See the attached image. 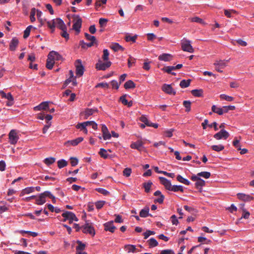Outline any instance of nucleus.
Returning a JSON list of instances; mask_svg holds the SVG:
<instances>
[{"mask_svg": "<svg viewBox=\"0 0 254 254\" xmlns=\"http://www.w3.org/2000/svg\"><path fill=\"white\" fill-rule=\"evenodd\" d=\"M48 27L51 29V32L53 33L55 31L56 27L61 30H64L66 27L64 21L60 18L54 19L51 21H49L47 23Z\"/></svg>", "mask_w": 254, "mask_h": 254, "instance_id": "obj_1", "label": "nucleus"}, {"mask_svg": "<svg viewBox=\"0 0 254 254\" xmlns=\"http://www.w3.org/2000/svg\"><path fill=\"white\" fill-rule=\"evenodd\" d=\"M49 197L51 199H55V196L49 191H45L43 193L39 194L38 196L36 195L35 198L36 204L37 205H42L46 202V199Z\"/></svg>", "mask_w": 254, "mask_h": 254, "instance_id": "obj_2", "label": "nucleus"}, {"mask_svg": "<svg viewBox=\"0 0 254 254\" xmlns=\"http://www.w3.org/2000/svg\"><path fill=\"white\" fill-rule=\"evenodd\" d=\"M81 228L83 233L84 234H89L92 237L95 235V231L93 224L88 221H86L85 223Z\"/></svg>", "mask_w": 254, "mask_h": 254, "instance_id": "obj_3", "label": "nucleus"}, {"mask_svg": "<svg viewBox=\"0 0 254 254\" xmlns=\"http://www.w3.org/2000/svg\"><path fill=\"white\" fill-rule=\"evenodd\" d=\"M73 24L72 26V28L74 29L77 33H79L80 31V28L81 27L82 24V19L80 17V16L78 15H73Z\"/></svg>", "mask_w": 254, "mask_h": 254, "instance_id": "obj_4", "label": "nucleus"}, {"mask_svg": "<svg viewBox=\"0 0 254 254\" xmlns=\"http://www.w3.org/2000/svg\"><path fill=\"white\" fill-rule=\"evenodd\" d=\"M182 49L184 51L188 52L190 53L194 52V50L190 44V41L185 38H184L181 41Z\"/></svg>", "mask_w": 254, "mask_h": 254, "instance_id": "obj_5", "label": "nucleus"}, {"mask_svg": "<svg viewBox=\"0 0 254 254\" xmlns=\"http://www.w3.org/2000/svg\"><path fill=\"white\" fill-rule=\"evenodd\" d=\"M62 216L64 218V221H65L68 220L70 223H72L73 221H78V219L75 215L72 212L67 211H65L62 214Z\"/></svg>", "mask_w": 254, "mask_h": 254, "instance_id": "obj_6", "label": "nucleus"}, {"mask_svg": "<svg viewBox=\"0 0 254 254\" xmlns=\"http://www.w3.org/2000/svg\"><path fill=\"white\" fill-rule=\"evenodd\" d=\"M9 142L11 144H15L19 139V136L16 130L12 129L10 130L8 134Z\"/></svg>", "mask_w": 254, "mask_h": 254, "instance_id": "obj_7", "label": "nucleus"}, {"mask_svg": "<svg viewBox=\"0 0 254 254\" xmlns=\"http://www.w3.org/2000/svg\"><path fill=\"white\" fill-rule=\"evenodd\" d=\"M230 134L228 131L224 129H221L220 131L214 135V137L217 140L226 139L229 137Z\"/></svg>", "mask_w": 254, "mask_h": 254, "instance_id": "obj_8", "label": "nucleus"}, {"mask_svg": "<svg viewBox=\"0 0 254 254\" xmlns=\"http://www.w3.org/2000/svg\"><path fill=\"white\" fill-rule=\"evenodd\" d=\"M76 74L78 76H81L84 73V67L81 64L80 60H77L75 62Z\"/></svg>", "mask_w": 254, "mask_h": 254, "instance_id": "obj_9", "label": "nucleus"}, {"mask_svg": "<svg viewBox=\"0 0 254 254\" xmlns=\"http://www.w3.org/2000/svg\"><path fill=\"white\" fill-rule=\"evenodd\" d=\"M111 65V62L108 61H106V62L103 63L101 61H99L96 64V67L98 70H105L107 68L110 67Z\"/></svg>", "mask_w": 254, "mask_h": 254, "instance_id": "obj_10", "label": "nucleus"}, {"mask_svg": "<svg viewBox=\"0 0 254 254\" xmlns=\"http://www.w3.org/2000/svg\"><path fill=\"white\" fill-rule=\"evenodd\" d=\"M162 90L167 94L175 95L176 91L170 84H164L162 87Z\"/></svg>", "mask_w": 254, "mask_h": 254, "instance_id": "obj_11", "label": "nucleus"}, {"mask_svg": "<svg viewBox=\"0 0 254 254\" xmlns=\"http://www.w3.org/2000/svg\"><path fill=\"white\" fill-rule=\"evenodd\" d=\"M104 230L106 231H109L111 233H113L116 227L113 224V221H110L106 222L104 224Z\"/></svg>", "mask_w": 254, "mask_h": 254, "instance_id": "obj_12", "label": "nucleus"}, {"mask_svg": "<svg viewBox=\"0 0 254 254\" xmlns=\"http://www.w3.org/2000/svg\"><path fill=\"white\" fill-rule=\"evenodd\" d=\"M159 179L160 183L165 187L166 189L170 190L172 186L171 182L163 177H160Z\"/></svg>", "mask_w": 254, "mask_h": 254, "instance_id": "obj_13", "label": "nucleus"}, {"mask_svg": "<svg viewBox=\"0 0 254 254\" xmlns=\"http://www.w3.org/2000/svg\"><path fill=\"white\" fill-rule=\"evenodd\" d=\"M237 196L239 199L244 201H250L254 199V197L251 195L243 193H238Z\"/></svg>", "mask_w": 254, "mask_h": 254, "instance_id": "obj_14", "label": "nucleus"}, {"mask_svg": "<svg viewBox=\"0 0 254 254\" xmlns=\"http://www.w3.org/2000/svg\"><path fill=\"white\" fill-rule=\"evenodd\" d=\"M83 140V138L82 137H79L75 139L67 141L65 142V145L67 146L68 145L76 146Z\"/></svg>", "mask_w": 254, "mask_h": 254, "instance_id": "obj_15", "label": "nucleus"}, {"mask_svg": "<svg viewBox=\"0 0 254 254\" xmlns=\"http://www.w3.org/2000/svg\"><path fill=\"white\" fill-rule=\"evenodd\" d=\"M49 109V102H43L39 105L34 107V110L35 111H39L41 110H46Z\"/></svg>", "mask_w": 254, "mask_h": 254, "instance_id": "obj_16", "label": "nucleus"}, {"mask_svg": "<svg viewBox=\"0 0 254 254\" xmlns=\"http://www.w3.org/2000/svg\"><path fill=\"white\" fill-rule=\"evenodd\" d=\"M101 129L103 133V139L104 140L110 139L111 138V135L109 132L107 127L105 125H102Z\"/></svg>", "mask_w": 254, "mask_h": 254, "instance_id": "obj_17", "label": "nucleus"}, {"mask_svg": "<svg viewBox=\"0 0 254 254\" xmlns=\"http://www.w3.org/2000/svg\"><path fill=\"white\" fill-rule=\"evenodd\" d=\"M49 55H50V57H51L52 59L54 60L55 62V61H61L63 59L62 56L61 55H60V54L58 52L54 51H51L49 53Z\"/></svg>", "mask_w": 254, "mask_h": 254, "instance_id": "obj_18", "label": "nucleus"}, {"mask_svg": "<svg viewBox=\"0 0 254 254\" xmlns=\"http://www.w3.org/2000/svg\"><path fill=\"white\" fill-rule=\"evenodd\" d=\"M19 43L18 39L16 37L13 38L9 44V49L10 51H14L16 50Z\"/></svg>", "mask_w": 254, "mask_h": 254, "instance_id": "obj_19", "label": "nucleus"}, {"mask_svg": "<svg viewBox=\"0 0 254 254\" xmlns=\"http://www.w3.org/2000/svg\"><path fill=\"white\" fill-rule=\"evenodd\" d=\"M149 208L148 207H145L141 209L139 213V215L141 217L145 218L148 216H152V215L149 213Z\"/></svg>", "mask_w": 254, "mask_h": 254, "instance_id": "obj_20", "label": "nucleus"}, {"mask_svg": "<svg viewBox=\"0 0 254 254\" xmlns=\"http://www.w3.org/2000/svg\"><path fill=\"white\" fill-rule=\"evenodd\" d=\"M143 147V143L141 141H137L132 143L130 145V147L132 149H136L139 151H141Z\"/></svg>", "mask_w": 254, "mask_h": 254, "instance_id": "obj_21", "label": "nucleus"}, {"mask_svg": "<svg viewBox=\"0 0 254 254\" xmlns=\"http://www.w3.org/2000/svg\"><path fill=\"white\" fill-rule=\"evenodd\" d=\"M213 112L218 114L219 115H222L224 113V109L223 107L222 108L217 107L215 105H213L211 108Z\"/></svg>", "mask_w": 254, "mask_h": 254, "instance_id": "obj_22", "label": "nucleus"}, {"mask_svg": "<svg viewBox=\"0 0 254 254\" xmlns=\"http://www.w3.org/2000/svg\"><path fill=\"white\" fill-rule=\"evenodd\" d=\"M158 59L165 62L170 61L172 59V56L169 54H163L159 56Z\"/></svg>", "mask_w": 254, "mask_h": 254, "instance_id": "obj_23", "label": "nucleus"}, {"mask_svg": "<svg viewBox=\"0 0 254 254\" xmlns=\"http://www.w3.org/2000/svg\"><path fill=\"white\" fill-rule=\"evenodd\" d=\"M54 64V60H53L51 57H50V55L48 54L46 63V67L49 69H52Z\"/></svg>", "mask_w": 254, "mask_h": 254, "instance_id": "obj_24", "label": "nucleus"}, {"mask_svg": "<svg viewBox=\"0 0 254 254\" xmlns=\"http://www.w3.org/2000/svg\"><path fill=\"white\" fill-rule=\"evenodd\" d=\"M229 61L228 60H219L216 61L214 63V65H218V67H220L221 68H224L226 65V63Z\"/></svg>", "mask_w": 254, "mask_h": 254, "instance_id": "obj_25", "label": "nucleus"}, {"mask_svg": "<svg viewBox=\"0 0 254 254\" xmlns=\"http://www.w3.org/2000/svg\"><path fill=\"white\" fill-rule=\"evenodd\" d=\"M35 191V188L34 187H27L25 189H23L21 193H20V196H23L25 194H29L32 192H34Z\"/></svg>", "mask_w": 254, "mask_h": 254, "instance_id": "obj_26", "label": "nucleus"}, {"mask_svg": "<svg viewBox=\"0 0 254 254\" xmlns=\"http://www.w3.org/2000/svg\"><path fill=\"white\" fill-rule=\"evenodd\" d=\"M125 250L128 253H135L136 248L135 246L132 245H127L125 246Z\"/></svg>", "mask_w": 254, "mask_h": 254, "instance_id": "obj_27", "label": "nucleus"}, {"mask_svg": "<svg viewBox=\"0 0 254 254\" xmlns=\"http://www.w3.org/2000/svg\"><path fill=\"white\" fill-rule=\"evenodd\" d=\"M177 180L178 181H179V182L181 183H183L186 185H190V182L185 179V178H184L181 175H179L177 176Z\"/></svg>", "mask_w": 254, "mask_h": 254, "instance_id": "obj_28", "label": "nucleus"}, {"mask_svg": "<svg viewBox=\"0 0 254 254\" xmlns=\"http://www.w3.org/2000/svg\"><path fill=\"white\" fill-rule=\"evenodd\" d=\"M170 191H174V192H177V191H180L181 192H183L184 191V187L181 185H179V186L172 185Z\"/></svg>", "mask_w": 254, "mask_h": 254, "instance_id": "obj_29", "label": "nucleus"}, {"mask_svg": "<svg viewBox=\"0 0 254 254\" xmlns=\"http://www.w3.org/2000/svg\"><path fill=\"white\" fill-rule=\"evenodd\" d=\"M93 42L85 43L83 40H81L79 42V45L82 49H86L87 48L91 47L94 45Z\"/></svg>", "mask_w": 254, "mask_h": 254, "instance_id": "obj_30", "label": "nucleus"}, {"mask_svg": "<svg viewBox=\"0 0 254 254\" xmlns=\"http://www.w3.org/2000/svg\"><path fill=\"white\" fill-rule=\"evenodd\" d=\"M97 112V110L96 109H87L85 111V119H87L88 117L92 115H93L94 113Z\"/></svg>", "mask_w": 254, "mask_h": 254, "instance_id": "obj_31", "label": "nucleus"}, {"mask_svg": "<svg viewBox=\"0 0 254 254\" xmlns=\"http://www.w3.org/2000/svg\"><path fill=\"white\" fill-rule=\"evenodd\" d=\"M135 84L132 80H128L124 84V87L126 89L134 88Z\"/></svg>", "mask_w": 254, "mask_h": 254, "instance_id": "obj_32", "label": "nucleus"}, {"mask_svg": "<svg viewBox=\"0 0 254 254\" xmlns=\"http://www.w3.org/2000/svg\"><path fill=\"white\" fill-rule=\"evenodd\" d=\"M111 48L113 49L115 52H117L120 50L123 51L124 50V48L120 45L118 43H114L111 46Z\"/></svg>", "mask_w": 254, "mask_h": 254, "instance_id": "obj_33", "label": "nucleus"}, {"mask_svg": "<svg viewBox=\"0 0 254 254\" xmlns=\"http://www.w3.org/2000/svg\"><path fill=\"white\" fill-rule=\"evenodd\" d=\"M58 167L59 168L61 169L67 165V162L64 159H61L58 161Z\"/></svg>", "mask_w": 254, "mask_h": 254, "instance_id": "obj_34", "label": "nucleus"}, {"mask_svg": "<svg viewBox=\"0 0 254 254\" xmlns=\"http://www.w3.org/2000/svg\"><path fill=\"white\" fill-rule=\"evenodd\" d=\"M147 242L150 248L156 247L158 245L157 241L153 238H150Z\"/></svg>", "mask_w": 254, "mask_h": 254, "instance_id": "obj_35", "label": "nucleus"}, {"mask_svg": "<svg viewBox=\"0 0 254 254\" xmlns=\"http://www.w3.org/2000/svg\"><path fill=\"white\" fill-rule=\"evenodd\" d=\"M191 94L195 97H201L202 96L203 91L202 89H194L191 91Z\"/></svg>", "mask_w": 254, "mask_h": 254, "instance_id": "obj_36", "label": "nucleus"}, {"mask_svg": "<svg viewBox=\"0 0 254 254\" xmlns=\"http://www.w3.org/2000/svg\"><path fill=\"white\" fill-rule=\"evenodd\" d=\"M56 161V158L54 157L46 158L44 159V162L47 165L49 166L53 164Z\"/></svg>", "mask_w": 254, "mask_h": 254, "instance_id": "obj_37", "label": "nucleus"}, {"mask_svg": "<svg viewBox=\"0 0 254 254\" xmlns=\"http://www.w3.org/2000/svg\"><path fill=\"white\" fill-rule=\"evenodd\" d=\"M205 181L201 179L200 178L195 183V186L196 188L200 189L205 185Z\"/></svg>", "mask_w": 254, "mask_h": 254, "instance_id": "obj_38", "label": "nucleus"}, {"mask_svg": "<svg viewBox=\"0 0 254 254\" xmlns=\"http://www.w3.org/2000/svg\"><path fill=\"white\" fill-rule=\"evenodd\" d=\"M190 79L187 80L184 79L180 82V86L183 88H186L190 85Z\"/></svg>", "mask_w": 254, "mask_h": 254, "instance_id": "obj_39", "label": "nucleus"}, {"mask_svg": "<svg viewBox=\"0 0 254 254\" xmlns=\"http://www.w3.org/2000/svg\"><path fill=\"white\" fill-rule=\"evenodd\" d=\"M211 148L215 151L219 152L224 149V146L221 144L213 145L211 146Z\"/></svg>", "mask_w": 254, "mask_h": 254, "instance_id": "obj_40", "label": "nucleus"}, {"mask_svg": "<svg viewBox=\"0 0 254 254\" xmlns=\"http://www.w3.org/2000/svg\"><path fill=\"white\" fill-rule=\"evenodd\" d=\"M210 173L208 172H201L197 173V176L199 178L201 177L205 179H208L210 177Z\"/></svg>", "mask_w": 254, "mask_h": 254, "instance_id": "obj_41", "label": "nucleus"}, {"mask_svg": "<svg viewBox=\"0 0 254 254\" xmlns=\"http://www.w3.org/2000/svg\"><path fill=\"white\" fill-rule=\"evenodd\" d=\"M152 185V183L151 181H148L147 183H144L143 184V186L145 189V191L146 192H149Z\"/></svg>", "mask_w": 254, "mask_h": 254, "instance_id": "obj_42", "label": "nucleus"}, {"mask_svg": "<svg viewBox=\"0 0 254 254\" xmlns=\"http://www.w3.org/2000/svg\"><path fill=\"white\" fill-rule=\"evenodd\" d=\"M78 246L76 248V251H82L85 249V245L82 243L81 241H77Z\"/></svg>", "mask_w": 254, "mask_h": 254, "instance_id": "obj_43", "label": "nucleus"}, {"mask_svg": "<svg viewBox=\"0 0 254 254\" xmlns=\"http://www.w3.org/2000/svg\"><path fill=\"white\" fill-rule=\"evenodd\" d=\"M198 242L206 244H210L211 243V241L210 240L207 239L206 238L203 237H198Z\"/></svg>", "mask_w": 254, "mask_h": 254, "instance_id": "obj_44", "label": "nucleus"}, {"mask_svg": "<svg viewBox=\"0 0 254 254\" xmlns=\"http://www.w3.org/2000/svg\"><path fill=\"white\" fill-rule=\"evenodd\" d=\"M190 20L192 22L200 23V24H205V22L203 20V19L200 18L198 17H192V18H190Z\"/></svg>", "mask_w": 254, "mask_h": 254, "instance_id": "obj_45", "label": "nucleus"}, {"mask_svg": "<svg viewBox=\"0 0 254 254\" xmlns=\"http://www.w3.org/2000/svg\"><path fill=\"white\" fill-rule=\"evenodd\" d=\"M36 12V9L35 8H32L30 11V20L32 22H34L36 20L35 18V14Z\"/></svg>", "mask_w": 254, "mask_h": 254, "instance_id": "obj_46", "label": "nucleus"}, {"mask_svg": "<svg viewBox=\"0 0 254 254\" xmlns=\"http://www.w3.org/2000/svg\"><path fill=\"white\" fill-rule=\"evenodd\" d=\"M84 35L86 39L89 41H90V42H93L94 43H96V40L95 36H91L87 33H85Z\"/></svg>", "mask_w": 254, "mask_h": 254, "instance_id": "obj_47", "label": "nucleus"}, {"mask_svg": "<svg viewBox=\"0 0 254 254\" xmlns=\"http://www.w3.org/2000/svg\"><path fill=\"white\" fill-rule=\"evenodd\" d=\"M140 121L143 123L146 126L149 127L151 122L148 120L145 116L142 115L140 118Z\"/></svg>", "mask_w": 254, "mask_h": 254, "instance_id": "obj_48", "label": "nucleus"}, {"mask_svg": "<svg viewBox=\"0 0 254 254\" xmlns=\"http://www.w3.org/2000/svg\"><path fill=\"white\" fill-rule=\"evenodd\" d=\"M99 153L104 159H106L109 157V154L107 153V151L104 148H101Z\"/></svg>", "mask_w": 254, "mask_h": 254, "instance_id": "obj_49", "label": "nucleus"}, {"mask_svg": "<svg viewBox=\"0 0 254 254\" xmlns=\"http://www.w3.org/2000/svg\"><path fill=\"white\" fill-rule=\"evenodd\" d=\"M33 27L32 25L28 26L24 31L23 38H27L30 34L31 29Z\"/></svg>", "mask_w": 254, "mask_h": 254, "instance_id": "obj_50", "label": "nucleus"}, {"mask_svg": "<svg viewBox=\"0 0 254 254\" xmlns=\"http://www.w3.org/2000/svg\"><path fill=\"white\" fill-rule=\"evenodd\" d=\"M183 105L186 108V111L189 112L190 111L191 102L190 101H184L183 102Z\"/></svg>", "mask_w": 254, "mask_h": 254, "instance_id": "obj_51", "label": "nucleus"}, {"mask_svg": "<svg viewBox=\"0 0 254 254\" xmlns=\"http://www.w3.org/2000/svg\"><path fill=\"white\" fill-rule=\"evenodd\" d=\"M86 127L85 126V123L84 122L81 123H79L76 126V127L77 128H79V129H80L81 130H83L85 133H87V130L86 128Z\"/></svg>", "mask_w": 254, "mask_h": 254, "instance_id": "obj_52", "label": "nucleus"}, {"mask_svg": "<svg viewBox=\"0 0 254 254\" xmlns=\"http://www.w3.org/2000/svg\"><path fill=\"white\" fill-rule=\"evenodd\" d=\"M96 190L99 193L104 195H108L110 194V192L108 191L107 190L103 189V188H97Z\"/></svg>", "mask_w": 254, "mask_h": 254, "instance_id": "obj_53", "label": "nucleus"}, {"mask_svg": "<svg viewBox=\"0 0 254 254\" xmlns=\"http://www.w3.org/2000/svg\"><path fill=\"white\" fill-rule=\"evenodd\" d=\"M220 97L221 99L225 100L227 101H232L234 100V98L231 96L225 94H221Z\"/></svg>", "mask_w": 254, "mask_h": 254, "instance_id": "obj_54", "label": "nucleus"}, {"mask_svg": "<svg viewBox=\"0 0 254 254\" xmlns=\"http://www.w3.org/2000/svg\"><path fill=\"white\" fill-rule=\"evenodd\" d=\"M136 61V59L131 56H129V58L127 60V64L129 67H130L132 64H134Z\"/></svg>", "mask_w": 254, "mask_h": 254, "instance_id": "obj_55", "label": "nucleus"}, {"mask_svg": "<svg viewBox=\"0 0 254 254\" xmlns=\"http://www.w3.org/2000/svg\"><path fill=\"white\" fill-rule=\"evenodd\" d=\"M106 201L103 200L98 201L95 203V206L97 209H100L103 207L105 204Z\"/></svg>", "mask_w": 254, "mask_h": 254, "instance_id": "obj_56", "label": "nucleus"}, {"mask_svg": "<svg viewBox=\"0 0 254 254\" xmlns=\"http://www.w3.org/2000/svg\"><path fill=\"white\" fill-rule=\"evenodd\" d=\"M108 21V20L107 19L101 18L99 19V23L101 27H104L106 26Z\"/></svg>", "mask_w": 254, "mask_h": 254, "instance_id": "obj_57", "label": "nucleus"}, {"mask_svg": "<svg viewBox=\"0 0 254 254\" xmlns=\"http://www.w3.org/2000/svg\"><path fill=\"white\" fill-rule=\"evenodd\" d=\"M137 36L136 35L131 36L130 35H127L126 36L125 39L127 42H135Z\"/></svg>", "mask_w": 254, "mask_h": 254, "instance_id": "obj_58", "label": "nucleus"}, {"mask_svg": "<svg viewBox=\"0 0 254 254\" xmlns=\"http://www.w3.org/2000/svg\"><path fill=\"white\" fill-rule=\"evenodd\" d=\"M131 173V169L129 168H125L123 171V175L126 177H128Z\"/></svg>", "mask_w": 254, "mask_h": 254, "instance_id": "obj_59", "label": "nucleus"}, {"mask_svg": "<svg viewBox=\"0 0 254 254\" xmlns=\"http://www.w3.org/2000/svg\"><path fill=\"white\" fill-rule=\"evenodd\" d=\"M109 53L107 49H104L102 58L104 61H108L109 59Z\"/></svg>", "mask_w": 254, "mask_h": 254, "instance_id": "obj_60", "label": "nucleus"}, {"mask_svg": "<svg viewBox=\"0 0 254 254\" xmlns=\"http://www.w3.org/2000/svg\"><path fill=\"white\" fill-rule=\"evenodd\" d=\"M109 87V84L106 83V82H105V83H104V82L99 83H98L95 86L96 88L102 87V88H108Z\"/></svg>", "mask_w": 254, "mask_h": 254, "instance_id": "obj_61", "label": "nucleus"}, {"mask_svg": "<svg viewBox=\"0 0 254 254\" xmlns=\"http://www.w3.org/2000/svg\"><path fill=\"white\" fill-rule=\"evenodd\" d=\"M66 30V27H65V29L64 30H61L62 31V32L61 33V36L64 38L66 40H68L69 39V34L67 33Z\"/></svg>", "mask_w": 254, "mask_h": 254, "instance_id": "obj_62", "label": "nucleus"}, {"mask_svg": "<svg viewBox=\"0 0 254 254\" xmlns=\"http://www.w3.org/2000/svg\"><path fill=\"white\" fill-rule=\"evenodd\" d=\"M155 232L150 230H147L145 232L143 233V236L145 239H147L150 235H154Z\"/></svg>", "mask_w": 254, "mask_h": 254, "instance_id": "obj_63", "label": "nucleus"}, {"mask_svg": "<svg viewBox=\"0 0 254 254\" xmlns=\"http://www.w3.org/2000/svg\"><path fill=\"white\" fill-rule=\"evenodd\" d=\"M160 254H174V252L172 250H164L161 251Z\"/></svg>", "mask_w": 254, "mask_h": 254, "instance_id": "obj_64", "label": "nucleus"}]
</instances>
